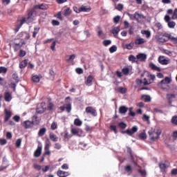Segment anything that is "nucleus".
<instances>
[{
    "mask_svg": "<svg viewBox=\"0 0 177 177\" xmlns=\"http://www.w3.org/2000/svg\"><path fill=\"white\" fill-rule=\"evenodd\" d=\"M91 10V8L88 7V6H83L81 7L80 9H78L77 10H75V8H74V11L76 13H80L81 12H89Z\"/></svg>",
    "mask_w": 177,
    "mask_h": 177,
    "instance_id": "10",
    "label": "nucleus"
},
{
    "mask_svg": "<svg viewBox=\"0 0 177 177\" xmlns=\"http://www.w3.org/2000/svg\"><path fill=\"white\" fill-rule=\"evenodd\" d=\"M28 64V60L24 59L19 64V68H24L25 67H27V64Z\"/></svg>",
    "mask_w": 177,
    "mask_h": 177,
    "instance_id": "21",
    "label": "nucleus"
},
{
    "mask_svg": "<svg viewBox=\"0 0 177 177\" xmlns=\"http://www.w3.org/2000/svg\"><path fill=\"white\" fill-rule=\"evenodd\" d=\"M127 49L131 50L133 48V43H129V44H126Z\"/></svg>",
    "mask_w": 177,
    "mask_h": 177,
    "instance_id": "51",
    "label": "nucleus"
},
{
    "mask_svg": "<svg viewBox=\"0 0 177 177\" xmlns=\"http://www.w3.org/2000/svg\"><path fill=\"white\" fill-rule=\"evenodd\" d=\"M66 109V111L68 113H70V111H71V103L67 104Z\"/></svg>",
    "mask_w": 177,
    "mask_h": 177,
    "instance_id": "57",
    "label": "nucleus"
},
{
    "mask_svg": "<svg viewBox=\"0 0 177 177\" xmlns=\"http://www.w3.org/2000/svg\"><path fill=\"white\" fill-rule=\"evenodd\" d=\"M167 99L169 100V103H171L172 99H175V97H176V95L175 94H167Z\"/></svg>",
    "mask_w": 177,
    "mask_h": 177,
    "instance_id": "31",
    "label": "nucleus"
},
{
    "mask_svg": "<svg viewBox=\"0 0 177 177\" xmlns=\"http://www.w3.org/2000/svg\"><path fill=\"white\" fill-rule=\"evenodd\" d=\"M42 153V147H37V149L35 151L34 156L36 158L39 157Z\"/></svg>",
    "mask_w": 177,
    "mask_h": 177,
    "instance_id": "11",
    "label": "nucleus"
},
{
    "mask_svg": "<svg viewBox=\"0 0 177 177\" xmlns=\"http://www.w3.org/2000/svg\"><path fill=\"white\" fill-rule=\"evenodd\" d=\"M119 127H120V128H121V129H125V128H127V124H125L124 122H120L119 124Z\"/></svg>",
    "mask_w": 177,
    "mask_h": 177,
    "instance_id": "55",
    "label": "nucleus"
},
{
    "mask_svg": "<svg viewBox=\"0 0 177 177\" xmlns=\"http://www.w3.org/2000/svg\"><path fill=\"white\" fill-rule=\"evenodd\" d=\"M32 122H33V125L34 124H36V125H38V124H39L41 119L38 118V116L34 115L32 118Z\"/></svg>",
    "mask_w": 177,
    "mask_h": 177,
    "instance_id": "19",
    "label": "nucleus"
},
{
    "mask_svg": "<svg viewBox=\"0 0 177 177\" xmlns=\"http://www.w3.org/2000/svg\"><path fill=\"white\" fill-rule=\"evenodd\" d=\"M35 9H41V10H45L46 9V6L44 5V4H41V5H37L35 6Z\"/></svg>",
    "mask_w": 177,
    "mask_h": 177,
    "instance_id": "38",
    "label": "nucleus"
},
{
    "mask_svg": "<svg viewBox=\"0 0 177 177\" xmlns=\"http://www.w3.org/2000/svg\"><path fill=\"white\" fill-rule=\"evenodd\" d=\"M26 21H27L28 23H31V21H34V17L30 15L28 17L27 19H26V18H23L22 19H21L19 26L15 30L16 32H17V31L20 30V28L21 27V26H23L24 23H26Z\"/></svg>",
    "mask_w": 177,
    "mask_h": 177,
    "instance_id": "3",
    "label": "nucleus"
},
{
    "mask_svg": "<svg viewBox=\"0 0 177 177\" xmlns=\"http://www.w3.org/2000/svg\"><path fill=\"white\" fill-rule=\"evenodd\" d=\"M6 136V139H12V133L7 132Z\"/></svg>",
    "mask_w": 177,
    "mask_h": 177,
    "instance_id": "64",
    "label": "nucleus"
},
{
    "mask_svg": "<svg viewBox=\"0 0 177 177\" xmlns=\"http://www.w3.org/2000/svg\"><path fill=\"white\" fill-rule=\"evenodd\" d=\"M86 113L88 114H91V115L96 116L97 113H96V110L95 109L92 108V106H88L86 108Z\"/></svg>",
    "mask_w": 177,
    "mask_h": 177,
    "instance_id": "7",
    "label": "nucleus"
},
{
    "mask_svg": "<svg viewBox=\"0 0 177 177\" xmlns=\"http://www.w3.org/2000/svg\"><path fill=\"white\" fill-rule=\"evenodd\" d=\"M4 99L6 102H10V100H12V95L8 92L5 93Z\"/></svg>",
    "mask_w": 177,
    "mask_h": 177,
    "instance_id": "20",
    "label": "nucleus"
},
{
    "mask_svg": "<svg viewBox=\"0 0 177 177\" xmlns=\"http://www.w3.org/2000/svg\"><path fill=\"white\" fill-rule=\"evenodd\" d=\"M15 146L16 147H20V146H21V139L19 138L17 140L16 142H15Z\"/></svg>",
    "mask_w": 177,
    "mask_h": 177,
    "instance_id": "45",
    "label": "nucleus"
},
{
    "mask_svg": "<svg viewBox=\"0 0 177 177\" xmlns=\"http://www.w3.org/2000/svg\"><path fill=\"white\" fill-rule=\"evenodd\" d=\"M168 23V27L169 28H174L176 26V24L175 23V21H169V22H167Z\"/></svg>",
    "mask_w": 177,
    "mask_h": 177,
    "instance_id": "39",
    "label": "nucleus"
},
{
    "mask_svg": "<svg viewBox=\"0 0 177 177\" xmlns=\"http://www.w3.org/2000/svg\"><path fill=\"white\" fill-rule=\"evenodd\" d=\"M126 132L127 135H129V136H132V135L135 133V132H138V127L134 126L131 128V129L126 130Z\"/></svg>",
    "mask_w": 177,
    "mask_h": 177,
    "instance_id": "9",
    "label": "nucleus"
},
{
    "mask_svg": "<svg viewBox=\"0 0 177 177\" xmlns=\"http://www.w3.org/2000/svg\"><path fill=\"white\" fill-rule=\"evenodd\" d=\"M171 123L174 124V125H177V116H173L171 118Z\"/></svg>",
    "mask_w": 177,
    "mask_h": 177,
    "instance_id": "44",
    "label": "nucleus"
},
{
    "mask_svg": "<svg viewBox=\"0 0 177 177\" xmlns=\"http://www.w3.org/2000/svg\"><path fill=\"white\" fill-rule=\"evenodd\" d=\"M129 60L130 62H132L133 63H135V62H137V61H136V57L135 56H133V55H130V56L129 57Z\"/></svg>",
    "mask_w": 177,
    "mask_h": 177,
    "instance_id": "47",
    "label": "nucleus"
},
{
    "mask_svg": "<svg viewBox=\"0 0 177 177\" xmlns=\"http://www.w3.org/2000/svg\"><path fill=\"white\" fill-rule=\"evenodd\" d=\"M168 38L169 39H170V41H171V42H173V44H174V45H176L177 46V37H172L171 35H169Z\"/></svg>",
    "mask_w": 177,
    "mask_h": 177,
    "instance_id": "27",
    "label": "nucleus"
},
{
    "mask_svg": "<svg viewBox=\"0 0 177 177\" xmlns=\"http://www.w3.org/2000/svg\"><path fill=\"white\" fill-rule=\"evenodd\" d=\"M153 112H154V113H159V114H162V113H163V111H162V109H160V108H154V109H153Z\"/></svg>",
    "mask_w": 177,
    "mask_h": 177,
    "instance_id": "46",
    "label": "nucleus"
},
{
    "mask_svg": "<svg viewBox=\"0 0 177 177\" xmlns=\"http://www.w3.org/2000/svg\"><path fill=\"white\" fill-rule=\"evenodd\" d=\"M38 32H39V27H35L32 32L33 38H35V37H37V34H38Z\"/></svg>",
    "mask_w": 177,
    "mask_h": 177,
    "instance_id": "33",
    "label": "nucleus"
},
{
    "mask_svg": "<svg viewBox=\"0 0 177 177\" xmlns=\"http://www.w3.org/2000/svg\"><path fill=\"white\" fill-rule=\"evenodd\" d=\"M136 59L140 62H146V59H147V55L145 53H140L136 55Z\"/></svg>",
    "mask_w": 177,
    "mask_h": 177,
    "instance_id": "8",
    "label": "nucleus"
},
{
    "mask_svg": "<svg viewBox=\"0 0 177 177\" xmlns=\"http://www.w3.org/2000/svg\"><path fill=\"white\" fill-rule=\"evenodd\" d=\"M141 34H142L143 35H146V38H150V37L151 36V32H150V30H142Z\"/></svg>",
    "mask_w": 177,
    "mask_h": 177,
    "instance_id": "24",
    "label": "nucleus"
},
{
    "mask_svg": "<svg viewBox=\"0 0 177 177\" xmlns=\"http://www.w3.org/2000/svg\"><path fill=\"white\" fill-rule=\"evenodd\" d=\"M24 35H25V39H30V34L28 33H24V34H20L19 36L20 37H23Z\"/></svg>",
    "mask_w": 177,
    "mask_h": 177,
    "instance_id": "52",
    "label": "nucleus"
},
{
    "mask_svg": "<svg viewBox=\"0 0 177 177\" xmlns=\"http://www.w3.org/2000/svg\"><path fill=\"white\" fill-rule=\"evenodd\" d=\"M55 16L57 19H59V20H63V17H62V12H59Z\"/></svg>",
    "mask_w": 177,
    "mask_h": 177,
    "instance_id": "63",
    "label": "nucleus"
},
{
    "mask_svg": "<svg viewBox=\"0 0 177 177\" xmlns=\"http://www.w3.org/2000/svg\"><path fill=\"white\" fill-rule=\"evenodd\" d=\"M25 44L26 43L23 42L21 39H18L15 40V46H17V48H21V46H23V45H25Z\"/></svg>",
    "mask_w": 177,
    "mask_h": 177,
    "instance_id": "13",
    "label": "nucleus"
},
{
    "mask_svg": "<svg viewBox=\"0 0 177 177\" xmlns=\"http://www.w3.org/2000/svg\"><path fill=\"white\" fill-rule=\"evenodd\" d=\"M172 20H176L177 19V8L174 9L173 15L171 16Z\"/></svg>",
    "mask_w": 177,
    "mask_h": 177,
    "instance_id": "40",
    "label": "nucleus"
},
{
    "mask_svg": "<svg viewBox=\"0 0 177 177\" xmlns=\"http://www.w3.org/2000/svg\"><path fill=\"white\" fill-rule=\"evenodd\" d=\"M24 56H26V51L21 50L19 53V57H24Z\"/></svg>",
    "mask_w": 177,
    "mask_h": 177,
    "instance_id": "62",
    "label": "nucleus"
},
{
    "mask_svg": "<svg viewBox=\"0 0 177 177\" xmlns=\"http://www.w3.org/2000/svg\"><path fill=\"white\" fill-rule=\"evenodd\" d=\"M46 133V128L43 127L39 130L38 136H44Z\"/></svg>",
    "mask_w": 177,
    "mask_h": 177,
    "instance_id": "23",
    "label": "nucleus"
},
{
    "mask_svg": "<svg viewBox=\"0 0 177 177\" xmlns=\"http://www.w3.org/2000/svg\"><path fill=\"white\" fill-rule=\"evenodd\" d=\"M143 19H146V17L142 14L136 12V20L139 21V20H143Z\"/></svg>",
    "mask_w": 177,
    "mask_h": 177,
    "instance_id": "17",
    "label": "nucleus"
},
{
    "mask_svg": "<svg viewBox=\"0 0 177 177\" xmlns=\"http://www.w3.org/2000/svg\"><path fill=\"white\" fill-rule=\"evenodd\" d=\"M46 107L45 106V103L42 102L39 105H38L37 109H36L37 113L38 114H41L45 112Z\"/></svg>",
    "mask_w": 177,
    "mask_h": 177,
    "instance_id": "6",
    "label": "nucleus"
},
{
    "mask_svg": "<svg viewBox=\"0 0 177 177\" xmlns=\"http://www.w3.org/2000/svg\"><path fill=\"white\" fill-rule=\"evenodd\" d=\"M71 132L73 135H77V136H81V135L78 134L80 133V130L77 128H72L71 130Z\"/></svg>",
    "mask_w": 177,
    "mask_h": 177,
    "instance_id": "25",
    "label": "nucleus"
},
{
    "mask_svg": "<svg viewBox=\"0 0 177 177\" xmlns=\"http://www.w3.org/2000/svg\"><path fill=\"white\" fill-rule=\"evenodd\" d=\"M142 99L144 102H151V97L150 95H144L142 96Z\"/></svg>",
    "mask_w": 177,
    "mask_h": 177,
    "instance_id": "28",
    "label": "nucleus"
},
{
    "mask_svg": "<svg viewBox=\"0 0 177 177\" xmlns=\"http://www.w3.org/2000/svg\"><path fill=\"white\" fill-rule=\"evenodd\" d=\"M159 167H160V171L162 172H164V171H165V169H167V166L164 163L160 164Z\"/></svg>",
    "mask_w": 177,
    "mask_h": 177,
    "instance_id": "41",
    "label": "nucleus"
},
{
    "mask_svg": "<svg viewBox=\"0 0 177 177\" xmlns=\"http://www.w3.org/2000/svg\"><path fill=\"white\" fill-rule=\"evenodd\" d=\"M22 126L24 127L26 129L32 128L34 127V122L30 120H26L22 123Z\"/></svg>",
    "mask_w": 177,
    "mask_h": 177,
    "instance_id": "5",
    "label": "nucleus"
},
{
    "mask_svg": "<svg viewBox=\"0 0 177 177\" xmlns=\"http://www.w3.org/2000/svg\"><path fill=\"white\" fill-rule=\"evenodd\" d=\"M172 82V77H165L161 82L158 84V88L160 89H162V91H167L169 86H168L169 84Z\"/></svg>",
    "mask_w": 177,
    "mask_h": 177,
    "instance_id": "1",
    "label": "nucleus"
},
{
    "mask_svg": "<svg viewBox=\"0 0 177 177\" xmlns=\"http://www.w3.org/2000/svg\"><path fill=\"white\" fill-rule=\"evenodd\" d=\"M156 39L159 41V42H167V39H165L163 36H157Z\"/></svg>",
    "mask_w": 177,
    "mask_h": 177,
    "instance_id": "36",
    "label": "nucleus"
},
{
    "mask_svg": "<svg viewBox=\"0 0 177 177\" xmlns=\"http://www.w3.org/2000/svg\"><path fill=\"white\" fill-rule=\"evenodd\" d=\"M120 20H121V16L120 15H117L113 18V21L115 24H118L120 23Z\"/></svg>",
    "mask_w": 177,
    "mask_h": 177,
    "instance_id": "34",
    "label": "nucleus"
},
{
    "mask_svg": "<svg viewBox=\"0 0 177 177\" xmlns=\"http://www.w3.org/2000/svg\"><path fill=\"white\" fill-rule=\"evenodd\" d=\"M110 44H111V40H104L103 41V44L104 45V46H109Z\"/></svg>",
    "mask_w": 177,
    "mask_h": 177,
    "instance_id": "56",
    "label": "nucleus"
},
{
    "mask_svg": "<svg viewBox=\"0 0 177 177\" xmlns=\"http://www.w3.org/2000/svg\"><path fill=\"white\" fill-rule=\"evenodd\" d=\"M50 139L53 142H57V140H59V138L57 137L56 135H55V133H50Z\"/></svg>",
    "mask_w": 177,
    "mask_h": 177,
    "instance_id": "22",
    "label": "nucleus"
},
{
    "mask_svg": "<svg viewBox=\"0 0 177 177\" xmlns=\"http://www.w3.org/2000/svg\"><path fill=\"white\" fill-rule=\"evenodd\" d=\"M127 111H128V107H127L125 106H120V108H119V113L120 114H126Z\"/></svg>",
    "mask_w": 177,
    "mask_h": 177,
    "instance_id": "14",
    "label": "nucleus"
},
{
    "mask_svg": "<svg viewBox=\"0 0 177 177\" xmlns=\"http://www.w3.org/2000/svg\"><path fill=\"white\" fill-rule=\"evenodd\" d=\"M142 120L144 121H149V120H150V117L146 114H144L142 117Z\"/></svg>",
    "mask_w": 177,
    "mask_h": 177,
    "instance_id": "60",
    "label": "nucleus"
},
{
    "mask_svg": "<svg viewBox=\"0 0 177 177\" xmlns=\"http://www.w3.org/2000/svg\"><path fill=\"white\" fill-rule=\"evenodd\" d=\"M118 32H120V28L119 27L114 28L112 30V33L113 34L114 37H117L118 35Z\"/></svg>",
    "mask_w": 177,
    "mask_h": 177,
    "instance_id": "30",
    "label": "nucleus"
},
{
    "mask_svg": "<svg viewBox=\"0 0 177 177\" xmlns=\"http://www.w3.org/2000/svg\"><path fill=\"white\" fill-rule=\"evenodd\" d=\"M158 62L160 64H162L163 66L169 64V59L165 57V56H160L158 57Z\"/></svg>",
    "mask_w": 177,
    "mask_h": 177,
    "instance_id": "4",
    "label": "nucleus"
},
{
    "mask_svg": "<svg viewBox=\"0 0 177 177\" xmlns=\"http://www.w3.org/2000/svg\"><path fill=\"white\" fill-rule=\"evenodd\" d=\"M148 133L150 136L151 142H156V140H158L160 135H161V131H155L153 129H151L150 131H149Z\"/></svg>",
    "mask_w": 177,
    "mask_h": 177,
    "instance_id": "2",
    "label": "nucleus"
},
{
    "mask_svg": "<svg viewBox=\"0 0 177 177\" xmlns=\"http://www.w3.org/2000/svg\"><path fill=\"white\" fill-rule=\"evenodd\" d=\"M92 81H93V77H92V75H89L86 79V85L91 86V85H92Z\"/></svg>",
    "mask_w": 177,
    "mask_h": 177,
    "instance_id": "16",
    "label": "nucleus"
},
{
    "mask_svg": "<svg viewBox=\"0 0 177 177\" xmlns=\"http://www.w3.org/2000/svg\"><path fill=\"white\" fill-rule=\"evenodd\" d=\"M146 42V40H145V39L143 38H138L137 39H136L135 41V44L136 45H142V44H145Z\"/></svg>",
    "mask_w": 177,
    "mask_h": 177,
    "instance_id": "18",
    "label": "nucleus"
},
{
    "mask_svg": "<svg viewBox=\"0 0 177 177\" xmlns=\"http://www.w3.org/2000/svg\"><path fill=\"white\" fill-rule=\"evenodd\" d=\"M122 73L124 75H128V74H129V68H124L122 70Z\"/></svg>",
    "mask_w": 177,
    "mask_h": 177,
    "instance_id": "43",
    "label": "nucleus"
},
{
    "mask_svg": "<svg viewBox=\"0 0 177 177\" xmlns=\"http://www.w3.org/2000/svg\"><path fill=\"white\" fill-rule=\"evenodd\" d=\"M165 21H166V23H169L171 21V17H169V15H167L165 16Z\"/></svg>",
    "mask_w": 177,
    "mask_h": 177,
    "instance_id": "54",
    "label": "nucleus"
},
{
    "mask_svg": "<svg viewBox=\"0 0 177 177\" xmlns=\"http://www.w3.org/2000/svg\"><path fill=\"white\" fill-rule=\"evenodd\" d=\"M5 113H6V118H5V121H8L10 117H12V113L10 111H8V110L5 109Z\"/></svg>",
    "mask_w": 177,
    "mask_h": 177,
    "instance_id": "26",
    "label": "nucleus"
},
{
    "mask_svg": "<svg viewBox=\"0 0 177 177\" xmlns=\"http://www.w3.org/2000/svg\"><path fill=\"white\" fill-rule=\"evenodd\" d=\"M70 15H71V9H70V8H67L64 11V15H65V16H70Z\"/></svg>",
    "mask_w": 177,
    "mask_h": 177,
    "instance_id": "35",
    "label": "nucleus"
},
{
    "mask_svg": "<svg viewBox=\"0 0 177 177\" xmlns=\"http://www.w3.org/2000/svg\"><path fill=\"white\" fill-rule=\"evenodd\" d=\"M8 71V69L3 66L0 67V74H2V73H6Z\"/></svg>",
    "mask_w": 177,
    "mask_h": 177,
    "instance_id": "58",
    "label": "nucleus"
},
{
    "mask_svg": "<svg viewBox=\"0 0 177 177\" xmlns=\"http://www.w3.org/2000/svg\"><path fill=\"white\" fill-rule=\"evenodd\" d=\"M74 59H75V55L73 54L70 55L69 59H66V62H67V63H71V62H73Z\"/></svg>",
    "mask_w": 177,
    "mask_h": 177,
    "instance_id": "37",
    "label": "nucleus"
},
{
    "mask_svg": "<svg viewBox=\"0 0 177 177\" xmlns=\"http://www.w3.org/2000/svg\"><path fill=\"white\" fill-rule=\"evenodd\" d=\"M6 143H8V141L6 140V139L0 138V145H1V146H3V145H6Z\"/></svg>",
    "mask_w": 177,
    "mask_h": 177,
    "instance_id": "50",
    "label": "nucleus"
},
{
    "mask_svg": "<svg viewBox=\"0 0 177 177\" xmlns=\"http://www.w3.org/2000/svg\"><path fill=\"white\" fill-rule=\"evenodd\" d=\"M127 15L130 17L131 20H136V12L134 13V15H132L130 13H127Z\"/></svg>",
    "mask_w": 177,
    "mask_h": 177,
    "instance_id": "53",
    "label": "nucleus"
},
{
    "mask_svg": "<svg viewBox=\"0 0 177 177\" xmlns=\"http://www.w3.org/2000/svg\"><path fill=\"white\" fill-rule=\"evenodd\" d=\"M110 53H114V52H117V46L114 45L113 46H111L109 48Z\"/></svg>",
    "mask_w": 177,
    "mask_h": 177,
    "instance_id": "42",
    "label": "nucleus"
},
{
    "mask_svg": "<svg viewBox=\"0 0 177 177\" xmlns=\"http://www.w3.org/2000/svg\"><path fill=\"white\" fill-rule=\"evenodd\" d=\"M57 175L59 177H66V176H68V172L59 170L57 171Z\"/></svg>",
    "mask_w": 177,
    "mask_h": 177,
    "instance_id": "15",
    "label": "nucleus"
},
{
    "mask_svg": "<svg viewBox=\"0 0 177 177\" xmlns=\"http://www.w3.org/2000/svg\"><path fill=\"white\" fill-rule=\"evenodd\" d=\"M74 124L76 127H81L82 125V120H80L79 118H76L74 120Z\"/></svg>",
    "mask_w": 177,
    "mask_h": 177,
    "instance_id": "29",
    "label": "nucleus"
},
{
    "mask_svg": "<svg viewBox=\"0 0 177 177\" xmlns=\"http://www.w3.org/2000/svg\"><path fill=\"white\" fill-rule=\"evenodd\" d=\"M41 80V77L38 76V75H34L32 77V81L33 82H39Z\"/></svg>",
    "mask_w": 177,
    "mask_h": 177,
    "instance_id": "32",
    "label": "nucleus"
},
{
    "mask_svg": "<svg viewBox=\"0 0 177 177\" xmlns=\"http://www.w3.org/2000/svg\"><path fill=\"white\" fill-rule=\"evenodd\" d=\"M55 149H57V150H60V149H62V145H60L59 143H55Z\"/></svg>",
    "mask_w": 177,
    "mask_h": 177,
    "instance_id": "61",
    "label": "nucleus"
},
{
    "mask_svg": "<svg viewBox=\"0 0 177 177\" xmlns=\"http://www.w3.org/2000/svg\"><path fill=\"white\" fill-rule=\"evenodd\" d=\"M119 92H120V93H125L127 92V88H125L124 87H120L119 88Z\"/></svg>",
    "mask_w": 177,
    "mask_h": 177,
    "instance_id": "59",
    "label": "nucleus"
},
{
    "mask_svg": "<svg viewBox=\"0 0 177 177\" xmlns=\"http://www.w3.org/2000/svg\"><path fill=\"white\" fill-rule=\"evenodd\" d=\"M149 67L151 70H154L155 71H161V68L157 66L153 62L149 63Z\"/></svg>",
    "mask_w": 177,
    "mask_h": 177,
    "instance_id": "12",
    "label": "nucleus"
},
{
    "mask_svg": "<svg viewBox=\"0 0 177 177\" xmlns=\"http://www.w3.org/2000/svg\"><path fill=\"white\" fill-rule=\"evenodd\" d=\"M51 129H53V131H55V129H57V123H56L55 122H53L51 124Z\"/></svg>",
    "mask_w": 177,
    "mask_h": 177,
    "instance_id": "49",
    "label": "nucleus"
},
{
    "mask_svg": "<svg viewBox=\"0 0 177 177\" xmlns=\"http://www.w3.org/2000/svg\"><path fill=\"white\" fill-rule=\"evenodd\" d=\"M139 138L140 139H146L147 138V135H146V133L143 132L139 135Z\"/></svg>",
    "mask_w": 177,
    "mask_h": 177,
    "instance_id": "48",
    "label": "nucleus"
}]
</instances>
